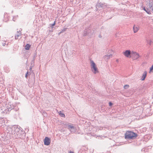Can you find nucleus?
Returning a JSON list of instances; mask_svg holds the SVG:
<instances>
[{
  "instance_id": "obj_1",
  "label": "nucleus",
  "mask_w": 153,
  "mask_h": 153,
  "mask_svg": "<svg viewBox=\"0 0 153 153\" xmlns=\"http://www.w3.org/2000/svg\"><path fill=\"white\" fill-rule=\"evenodd\" d=\"M6 131L12 137L20 138L22 139H23L25 138L26 134L25 131L20 126L18 125L7 126Z\"/></svg>"
},
{
  "instance_id": "obj_2",
  "label": "nucleus",
  "mask_w": 153,
  "mask_h": 153,
  "mask_svg": "<svg viewBox=\"0 0 153 153\" xmlns=\"http://www.w3.org/2000/svg\"><path fill=\"white\" fill-rule=\"evenodd\" d=\"M137 136V134L131 131H127L125 134V138L128 140L133 139Z\"/></svg>"
},
{
  "instance_id": "obj_3",
  "label": "nucleus",
  "mask_w": 153,
  "mask_h": 153,
  "mask_svg": "<svg viewBox=\"0 0 153 153\" xmlns=\"http://www.w3.org/2000/svg\"><path fill=\"white\" fill-rule=\"evenodd\" d=\"M14 108V106L11 105L10 103L7 104H6L5 107L3 108V109H2L3 110L2 112L5 114H9L10 111L12 109H13Z\"/></svg>"
},
{
  "instance_id": "obj_4",
  "label": "nucleus",
  "mask_w": 153,
  "mask_h": 153,
  "mask_svg": "<svg viewBox=\"0 0 153 153\" xmlns=\"http://www.w3.org/2000/svg\"><path fill=\"white\" fill-rule=\"evenodd\" d=\"M91 63L92 71L94 74H96L98 72V71L96 67V65L94 62L93 60H91Z\"/></svg>"
},
{
  "instance_id": "obj_5",
  "label": "nucleus",
  "mask_w": 153,
  "mask_h": 153,
  "mask_svg": "<svg viewBox=\"0 0 153 153\" xmlns=\"http://www.w3.org/2000/svg\"><path fill=\"white\" fill-rule=\"evenodd\" d=\"M65 127L68 128L71 132H74L76 131V129L73 125L69 124H66L65 125Z\"/></svg>"
},
{
  "instance_id": "obj_6",
  "label": "nucleus",
  "mask_w": 153,
  "mask_h": 153,
  "mask_svg": "<svg viewBox=\"0 0 153 153\" xmlns=\"http://www.w3.org/2000/svg\"><path fill=\"white\" fill-rule=\"evenodd\" d=\"M131 57L132 58L133 60H135L139 57V55L138 53L135 52H132L131 54Z\"/></svg>"
},
{
  "instance_id": "obj_7",
  "label": "nucleus",
  "mask_w": 153,
  "mask_h": 153,
  "mask_svg": "<svg viewBox=\"0 0 153 153\" xmlns=\"http://www.w3.org/2000/svg\"><path fill=\"white\" fill-rule=\"evenodd\" d=\"M44 145L46 146L49 145L51 143L50 139L48 137H46L44 139Z\"/></svg>"
},
{
  "instance_id": "obj_8",
  "label": "nucleus",
  "mask_w": 153,
  "mask_h": 153,
  "mask_svg": "<svg viewBox=\"0 0 153 153\" xmlns=\"http://www.w3.org/2000/svg\"><path fill=\"white\" fill-rule=\"evenodd\" d=\"M124 54L127 57H130L131 53L129 50H126L125 52H123Z\"/></svg>"
},
{
  "instance_id": "obj_9",
  "label": "nucleus",
  "mask_w": 153,
  "mask_h": 153,
  "mask_svg": "<svg viewBox=\"0 0 153 153\" xmlns=\"http://www.w3.org/2000/svg\"><path fill=\"white\" fill-rule=\"evenodd\" d=\"M90 30L89 29V30H87L86 29L84 31V34L85 36H86L88 35H89V36H91L93 34V32L92 31H89Z\"/></svg>"
},
{
  "instance_id": "obj_10",
  "label": "nucleus",
  "mask_w": 153,
  "mask_h": 153,
  "mask_svg": "<svg viewBox=\"0 0 153 153\" xmlns=\"http://www.w3.org/2000/svg\"><path fill=\"white\" fill-rule=\"evenodd\" d=\"M8 15L7 13H4V19L3 21L5 22H7L9 20V18Z\"/></svg>"
},
{
  "instance_id": "obj_11",
  "label": "nucleus",
  "mask_w": 153,
  "mask_h": 153,
  "mask_svg": "<svg viewBox=\"0 0 153 153\" xmlns=\"http://www.w3.org/2000/svg\"><path fill=\"white\" fill-rule=\"evenodd\" d=\"M146 75H147V72L146 71H144V72L142 75V77L141 79V80L142 81L144 80L146 77Z\"/></svg>"
},
{
  "instance_id": "obj_12",
  "label": "nucleus",
  "mask_w": 153,
  "mask_h": 153,
  "mask_svg": "<svg viewBox=\"0 0 153 153\" xmlns=\"http://www.w3.org/2000/svg\"><path fill=\"white\" fill-rule=\"evenodd\" d=\"M103 4L101 3H98L96 5V8L97 9V8H100L101 7H103Z\"/></svg>"
},
{
  "instance_id": "obj_13",
  "label": "nucleus",
  "mask_w": 153,
  "mask_h": 153,
  "mask_svg": "<svg viewBox=\"0 0 153 153\" xmlns=\"http://www.w3.org/2000/svg\"><path fill=\"white\" fill-rule=\"evenodd\" d=\"M143 9L148 14H151V12H150L149 10H148L147 7L146 8L145 7H143Z\"/></svg>"
},
{
  "instance_id": "obj_14",
  "label": "nucleus",
  "mask_w": 153,
  "mask_h": 153,
  "mask_svg": "<svg viewBox=\"0 0 153 153\" xmlns=\"http://www.w3.org/2000/svg\"><path fill=\"white\" fill-rule=\"evenodd\" d=\"M17 34L15 36V39H18V38L21 36V33H19V31H17Z\"/></svg>"
},
{
  "instance_id": "obj_15",
  "label": "nucleus",
  "mask_w": 153,
  "mask_h": 153,
  "mask_svg": "<svg viewBox=\"0 0 153 153\" xmlns=\"http://www.w3.org/2000/svg\"><path fill=\"white\" fill-rule=\"evenodd\" d=\"M133 30L134 33H136L138 31L139 29L137 27H135L134 25L133 27Z\"/></svg>"
},
{
  "instance_id": "obj_16",
  "label": "nucleus",
  "mask_w": 153,
  "mask_h": 153,
  "mask_svg": "<svg viewBox=\"0 0 153 153\" xmlns=\"http://www.w3.org/2000/svg\"><path fill=\"white\" fill-rule=\"evenodd\" d=\"M30 46V44H27L25 46V49L27 50H29Z\"/></svg>"
},
{
  "instance_id": "obj_17",
  "label": "nucleus",
  "mask_w": 153,
  "mask_h": 153,
  "mask_svg": "<svg viewBox=\"0 0 153 153\" xmlns=\"http://www.w3.org/2000/svg\"><path fill=\"white\" fill-rule=\"evenodd\" d=\"M112 55L111 54H110L109 55H106L105 56V58H107V59H109L110 58L112 57Z\"/></svg>"
},
{
  "instance_id": "obj_18",
  "label": "nucleus",
  "mask_w": 153,
  "mask_h": 153,
  "mask_svg": "<svg viewBox=\"0 0 153 153\" xmlns=\"http://www.w3.org/2000/svg\"><path fill=\"white\" fill-rule=\"evenodd\" d=\"M59 115H60V116H61V117H65V114L63 113H62L61 112V111H60L59 112Z\"/></svg>"
},
{
  "instance_id": "obj_19",
  "label": "nucleus",
  "mask_w": 153,
  "mask_h": 153,
  "mask_svg": "<svg viewBox=\"0 0 153 153\" xmlns=\"http://www.w3.org/2000/svg\"><path fill=\"white\" fill-rule=\"evenodd\" d=\"M147 42L148 44L151 45L152 42V41L151 40H147Z\"/></svg>"
},
{
  "instance_id": "obj_20",
  "label": "nucleus",
  "mask_w": 153,
  "mask_h": 153,
  "mask_svg": "<svg viewBox=\"0 0 153 153\" xmlns=\"http://www.w3.org/2000/svg\"><path fill=\"white\" fill-rule=\"evenodd\" d=\"M56 23V21H54V23L51 24L50 25V26L51 28H53L54 26L55 25Z\"/></svg>"
},
{
  "instance_id": "obj_21",
  "label": "nucleus",
  "mask_w": 153,
  "mask_h": 153,
  "mask_svg": "<svg viewBox=\"0 0 153 153\" xmlns=\"http://www.w3.org/2000/svg\"><path fill=\"white\" fill-rule=\"evenodd\" d=\"M67 29V28H65L62 30V31H60V32L59 33H63Z\"/></svg>"
},
{
  "instance_id": "obj_22",
  "label": "nucleus",
  "mask_w": 153,
  "mask_h": 153,
  "mask_svg": "<svg viewBox=\"0 0 153 153\" xmlns=\"http://www.w3.org/2000/svg\"><path fill=\"white\" fill-rule=\"evenodd\" d=\"M129 87V86L128 85H126L124 86V88L125 89H127Z\"/></svg>"
},
{
  "instance_id": "obj_23",
  "label": "nucleus",
  "mask_w": 153,
  "mask_h": 153,
  "mask_svg": "<svg viewBox=\"0 0 153 153\" xmlns=\"http://www.w3.org/2000/svg\"><path fill=\"white\" fill-rule=\"evenodd\" d=\"M152 70H153V65L150 68V71H152Z\"/></svg>"
},
{
  "instance_id": "obj_24",
  "label": "nucleus",
  "mask_w": 153,
  "mask_h": 153,
  "mask_svg": "<svg viewBox=\"0 0 153 153\" xmlns=\"http://www.w3.org/2000/svg\"><path fill=\"white\" fill-rule=\"evenodd\" d=\"M28 74V71H27V73L26 74L25 76V77L27 78Z\"/></svg>"
},
{
  "instance_id": "obj_25",
  "label": "nucleus",
  "mask_w": 153,
  "mask_h": 153,
  "mask_svg": "<svg viewBox=\"0 0 153 153\" xmlns=\"http://www.w3.org/2000/svg\"><path fill=\"white\" fill-rule=\"evenodd\" d=\"M112 105H113V103L111 102H109V105L110 106H111Z\"/></svg>"
},
{
  "instance_id": "obj_26",
  "label": "nucleus",
  "mask_w": 153,
  "mask_h": 153,
  "mask_svg": "<svg viewBox=\"0 0 153 153\" xmlns=\"http://www.w3.org/2000/svg\"><path fill=\"white\" fill-rule=\"evenodd\" d=\"M5 45H6L5 42H4L2 43V45H3V46H4Z\"/></svg>"
},
{
  "instance_id": "obj_27",
  "label": "nucleus",
  "mask_w": 153,
  "mask_h": 153,
  "mask_svg": "<svg viewBox=\"0 0 153 153\" xmlns=\"http://www.w3.org/2000/svg\"><path fill=\"white\" fill-rule=\"evenodd\" d=\"M32 66H31V65L30 66V69H29V70H30V71L31 70L32 68Z\"/></svg>"
},
{
  "instance_id": "obj_28",
  "label": "nucleus",
  "mask_w": 153,
  "mask_h": 153,
  "mask_svg": "<svg viewBox=\"0 0 153 153\" xmlns=\"http://www.w3.org/2000/svg\"><path fill=\"white\" fill-rule=\"evenodd\" d=\"M13 21H15V19H14V17L13 18Z\"/></svg>"
},
{
  "instance_id": "obj_29",
  "label": "nucleus",
  "mask_w": 153,
  "mask_h": 153,
  "mask_svg": "<svg viewBox=\"0 0 153 153\" xmlns=\"http://www.w3.org/2000/svg\"><path fill=\"white\" fill-rule=\"evenodd\" d=\"M99 37L101 38V35H99Z\"/></svg>"
},
{
  "instance_id": "obj_30",
  "label": "nucleus",
  "mask_w": 153,
  "mask_h": 153,
  "mask_svg": "<svg viewBox=\"0 0 153 153\" xmlns=\"http://www.w3.org/2000/svg\"><path fill=\"white\" fill-rule=\"evenodd\" d=\"M69 153H74L73 152L70 151Z\"/></svg>"
},
{
  "instance_id": "obj_31",
  "label": "nucleus",
  "mask_w": 153,
  "mask_h": 153,
  "mask_svg": "<svg viewBox=\"0 0 153 153\" xmlns=\"http://www.w3.org/2000/svg\"><path fill=\"white\" fill-rule=\"evenodd\" d=\"M116 61H117V62H118V59H117L116 60Z\"/></svg>"
},
{
  "instance_id": "obj_32",
  "label": "nucleus",
  "mask_w": 153,
  "mask_h": 153,
  "mask_svg": "<svg viewBox=\"0 0 153 153\" xmlns=\"http://www.w3.org/2000/svg\"><path fill=\"white\" fill-rule=\"evenodd\" d=\"M83 153H86L84 151L83 152Z\"/></svg>"
},
{
  "instance_id": "obj_33",
  "label": "nucleus",
  "mask_w": 153,
  "mask_h": 153,
  "mask_svg": "<svg viewBox=\"0 0 153 153\" xmlns=\"http://www.w3.org/2000/svg\"><path fill=\"white\" fill-rule=\"evenodd\" d=\"M80 152H81L80 151H79V152L78 153H80Z\"/></svg>"
}]
</instances>
